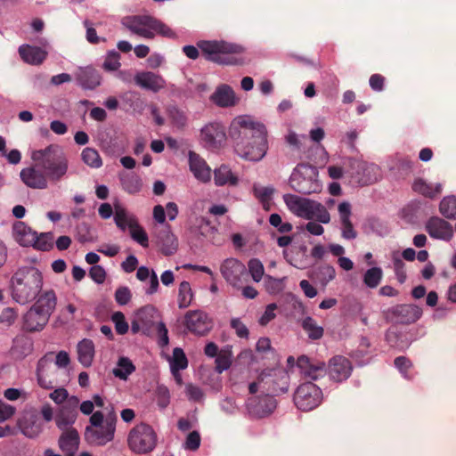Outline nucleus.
I'll return each instance as SVG.
<instances>
[{
    "label": "nucleus",
    "instance_id": "15",
    "mask_svg": "<svg viewBox=\"0 0 456 456\" xmlns=\"http://www.w3.org/2000/svg\"><path fill=\"white\" fill-rule=\"evenodd\" d=\"M200 137L208 149H218L226 140L224 126L218 122H211L200 130Z\"/></svg>",
    "mask_w": 456,
    "mask_h": 456
},
{
    "label": "nucleus",
    "instance_id": "2",
    "mask_svg": "<svg viewBox=\"0 0 456 456\" xmlns=\"http://www.w3.org/2000/svg\"><path fill=\"white\" fill-rule=\"evenodd\" d=\"M33 161H39L50 182L56 183L64 179L69 171V159L58 144H50L45 149L31 153Z\"/></svg>",
    "mask_w": 456,
    "mask_h": 456
},
{
    "label": "nucleus",
    "instance_id": "6",
    "mask_svg": "<svg viewBox=\"0 0 456 456\" xmlns=\"http://www.w3.org/2000/svg\"><path fill=\"white\" fill-rule=\"evenodd\" d=\"M284 202L288 208L297 216L306 219H316L319 223L329 224L330 215L320 202L294 194H285Z\"/></svg>",
    "mask_w": 456,
    "mask_h": 456
},
{
    "label": "nucleus",
    "instance_id": "19",
    "mask_svg": "<svg viewBox=\"0 0 456 456\" xmlns=\"http://www.w3.org/2000/svg\"><path fill=\"white\" fill-rule=\"evenodd\" d=\"M297 366L300 369L305 379L316 380L326 374L325 363L323 362H313L306 355L297 358Z\"/></svg>",
    "mask_w": 456,
    "mask_h": 456
},
{
    "label": "nucleus",
    "instance_id": "17",
    "mask_svg": "<svg viewBox=\"0 0 456 456\" xmlns=\"http://www.w3.org/2000/svg\"><path fill=\"white\" fill-rule=\"evenodd\" d=\"M351 362L342 355H336L329 362L330 378L336 382L346 380L352 372Z\"/></svg>",
    "mask_w": 456,
    "mask_h": 456
},
{
    "label": "nucleus",
    "instance_id": "8",
    "mask_svg": "<svg viewBox=\"0 0 456 456\" xmlns=\"http://www.w3.org/2000/svg\"><path fill=\"white\" fill-rule=\"evenodd\" d=\"M259 382L262 383V393L275 395L284 394L289 388V376L279 369H266L259 374Z\"/></svg>",
    "mask_w": 456,
    "mask_h": 456
},
{
    "label": "nucleus",
    "instance_id": "37",
    "mask_svg": "<svg viewBox=\"0 0 456 456\" xmlns=\"http://www.w3.org/2000/svg\"><path fill=\"white\" fill-rule=\"evenodd\" d=\"M301 327L311 340H319L323 337V328L318 325L317 322L311 316L302 319Z\"/></svg>",
    "mask_w": 456,
    "mask_h": 456
},
{
    "label": "nucleus",
    "instance_id": "4",
    "mask_svg": "<svg viewBox=\"0 0 456 456\" xmlns=\"http://www.w3.org/2000/svg\"><path fill=\"white\" fill-rule=\"evenodd\" d=\"M206 60L224 65H241L244 63V48L225 41H201L198 44Z\"/></svg>",
    "mask_w": 456,
    "mask_h": 456
},
{
    "label": "nucleus",
    "instance_id": "53",
    "mask_svg": "<svg viewBox=\"0 0 456 456\" xmlns=\"http://www.w3.org/2000/svg\"><path fill=\"white\" fill-rule=\"evenodd\" d=\"M124 99L134 111L142 112L143 110L144 102L139 93L128 92L125 94Z\"/></svg>",
    "mask_w": 456,
    "mask_h": 456
},
{
    "label": "nucleus",
    "instance_id": "42",
    "mask_svg": "<svg viewBox=\"0 0 456 456\" xmlns=\"http://www.w3.org/2000/svg\"><path fill=\"white\" fill-rule=\"evenodd\" d=\"M439 211L447 219H456V197H444L439 204Z\"/></svg>",
    "mask_w": 456,
    "mask_h": 456
},
{
    "label": "nucleus",
    "instance_id": "33",
    "mask_svg": "<svg viewBox=\"0 0 456 456\" xmlns=\"http://www.w3.org/2000/svg\"><path fill=\"white\" fill-rule=\"evenodd\" d=\"M94 356V344L91 339L84 338L77 344L78 362L84 367L92 365Z\"/></svg>",
    "mask_w": 456,
    "mask_h": 456
},
{
    "label": "nucleus",
    "instance_id": "55",
    "mask_svg": "<svg viewBox=\"0 0 456 456\" xmlns=\"http://www.w3.org/2000/svg\"><path fill=\"white\" fill-rule=\"evenodd\" d=\"M115 323V329L118 334L124 335L128 331L129 326L126 321L125 315L121 312H116L111 316Z\"/></svg>",
    "mask_w": 456,
    "mask_h": 456
},
{
    "label": "nucleus",
    "instance_id": "29",
    "mask_svg": "<svg viewBox=\"0 0 456 456\" xmlns=\"http://www.w3.org/2000/svg\"><path fill=\"white\" fill-rule=\"evenodd\" d=\"M211 100L219 107L227 108L237 104L238 99L234 91L227 85H222L216 88L211 95Z\"/></svg>",
    "mask_w": 456,
    "mask_h": 456
},
{
    "label": "nucleus",
    "instance_id": "14",
    "mask_svg": "<svg viewBox=\"0 0 456 456\" xmlns=\"http://www.w3.org/2000/svg\"><path fill=\"white\" fill-rule=\"evenodd\" d=\"M184 325L190 332L204 336L212 329L213 323L205 312L191 310L184 315Z\"/></svg>",
    "mask_w": 456,
    "mask_h": 456
},
{
    "label": "nucleus",
    "instance_id": "56",
    "mask_svg": "<svg viewBox=\"0 0 456 456\" xmlns=\"http://www.w3.org/2000/svg\"><path fill=\"white\" fill-rule=\"evenodd\" d=\"M393 265L396 278L400 283H403L406 280L405 264L397 256H393Z\"/></svg>",
    "mask_w": 456,
    "mask_h": 456
},
{
    "label": "nucleus",
    "instance_id": "57",
    "mask_svg": "<svg viewBox=\"0 0 456 456\" xmlns=\"http://www.w3.org/2000/svg\"><path fill=\"white\" fill-rule=\"evenodd\" d=\"M231 327L235 330L236 335L240 338H248L249 335L248 329L239 318L231 320Z\"/></svg>",
    "mask_w": 456,
    "mask_h": 456
},
{
    "label": "nucleus",
    "instance_id": "63",
    "mask_svg": "<svg viewBox=\"0 0 456 456\" xmlns=\"http://www.w3.org/2000/svg\"><path fill=\"white\" fill-rule=\"evenodd\" d=\"M115 299L121 305H126L131 299V292L127 287H120L115 292Z\"/></svg>",
    "mask_w": 456,
    "mask_h": 456
},
{
    "label": "nucleus",
    "instance_id": "50",
    "mask_svg": "<svg viewBox=\"0 0 456 456\" xmlns=\"http://www.w3.org/2000/svg\"><path fill=\"white\" fill-rule=\"evenodd\" d=\"M248 272L254 281L259 282L265 273L262 262L257 258H252L248 263Z\"/></svg>",
    "mask_w": 456,
    "mask_h": 456
},
{
    "label": "nucleus",
    "instance_id": "44",
    "mask_svg": "<svg viewBox=\"0 0 456 456\" xmlns=\"http://www.w3.org/2000/svg\"><path fill=\"white\" fill-rule=\"evenodd\" d=\"M81 159L85 164L93 168H99L102 166V160L99 152L93 148H85L82 151Z\"/></svg>",
    "mask_w": 456,
    "mask_h": 456
},
{
    "label": "nucleus",
    "instance_id": "13",
    "mask_svg": "<svg viewBox=\"0 0 456 456\" xmlns=\"http://www.w3.org/2000/svg\"><path fill=\"white\" fill-rule=\"evenodd\" d=\"M20 177L28 188L44 190L48 187L49 179L43 167L39 165V161H34L33 165L22 168Z\"/></svg>",
    "mask_w": 456,
    "mask_h": 456
},
{
    "label": "nucleus",
    "instance_id": "48",
    "mask_svg": "<svg viewBox=\"0 0 456 456\" xmlns=\"http://www.w3.org/2000/svg\"><path fill=\"white\" fill-rule=\"evenodd\" d=\"M290 185L295 191L302 194H310L315 191V188L312 189L313 183L301 176L292 175Z\"/></svg>",
    "mask_w": 456,
    "mask_h": 456
},
{
    "label": "nucleus",
    "instance_id": "10",
    "mask_svg": "<svg viewBox=\"0 0 456 456\" xmlns=\"http://www.w3.org/2000/svg\"><path fill=\"white\" fill-rule=\"evenodd\" d=\"M387 322L408 325L416 322L422 315V309L415 305H396L383 311Z\"/></svg>",
    "mask_w": 456,
    "mask_h": 456
},
{
    "label": "nucleus",
    "instance_id": "43",
    "mask_svg": "<svg viewBox=\"0 0 456 456\" xmlns=\"http://www.w3.org/2000/svg\"><path fill=\"white\" fill-rule=\"evenodd\" d=\"M53 240L54 236L51 232H41L40 234L37 232V238L35 239V242L31 244V247L37 250L49 251L53 248Z\"/></svg>",
    "mask_w": 456,
    "mask_h": 456
},
{
    "label": "nucleus",
    "instance_id": "32",
    "mask_svg": "<svg viewBox=\"0 0 456 456\" xmlns=\"http://www.w3.org/2000/svg\"><path fill=\"white\" fill-rule=\"evenodd\" d=\"M57 304V297L53 289L45 290L39 295L37 302L32 305L33 308L38 309L45 314L48 317L51 316L55 309Z\"/></svg>",
    "mask_w": 456,
    "mask_h": 456
},
{
    "label": "nucleus",
    "instance_id": "52",
    "mask_svg": "<svg viewBox=\"0 0 456 456\" xmlns=\"http://www.w3.org/2000/svg\"><path fill=\"white\" fill-rule=\"evenodd\" d=\"M120 54L117 51H110L103 62V69L108 71H115L120 67Z\"/></svg>",
    "mask_w": 456,
    "mask_h": 456
},
{
    "label": "nucleus",
    "instance_id": "58",
    "mask_svg": "<svg viewBox=\"0 0 456 456\" xmlns=\"http://www.w3.org/2000/svg\"><path fill=\"white\" fill-rule=\"evenodd\" d=\"M253 192L256 198L259 200V201H266V200H272L274 189L273 187H261L254 185Z\"/></svg>",
    "mask_w": 456,
    "mask_h": 456
},
{
    "label": "nucleus",
    "instance_id": "34",
    "mask_svg": "<svg viewBox=\"0 0 456 456\" xmlns=\"http://www.w3.org/2000/svg\"><path fill=\"white\" fill-rule=\"evenodd\" d=\"M114 221L118 228L126 231L128 227L135 226L137 219L134 216L129 215L127 210L120 204L114 205Z\"/></svg>",
    "mask_w": 456,
    "mask_h": 456
},
{
    "label": "nucleus",
    "instance_id": "61",
    "mask_svg": "<svg viewBox=\"0 0 456 456\" xmlns=\"http://www.w3.org/2000/svg\"><path fill=\"white\" fill-rule=\"evenodd\" d=\"M200 445V436L198 431L191 432L185 440L184 448L190 451H196Z\"/></svg>",
    "mask_w": 456,
    "mask_h": 456
},
{
    "label": "nucleus",
    "instance_id": "27",
    "mask_svg": "<svg viewBox=\"0 0 456 456\" xmlns=\"http://www.w3.org/2000/svg\"><path fill=\"white\" fill-rule=\"evenodd\" d=\"M12 234L14 240L22 247H30L37 238V232L21 221L13 224Z\"/></svg>",
    "mask_w": 456,
    "mask_h": 456
},
{
    "label": "nucleus",
    "instance_id": "18",
    "mask_svg": "<svg viewBox=\"0 0 456 456\" xmlns=\"http://www.w3.org/2000/svg\"><path fill=\"white\" fill-rule=\"evenodd\" d=\"M79 400L76 396L69 398L64 405L61 408L59 413L55 417L56 426L60 429L70 428L77 417V404Z\"/></svg>",
    "mask_w": 456,
    "mask_h": 456
},
{
    "label": "nucleus",
    "instance_id": "16",
    "mask_svg": "<svg viewBox=\"0 0 456 456\" xmlns=\"http://www.w3.org/2000/svg\"><path fill=\"white\" fill-rule=\"evenodd\" d=\"M425 230L432 239L450 241L453 237L452 225L438 216H431L425 224Z\"/></svg>",
    "mask_w": 456,
    "mask_h": 456
},
{
    "label": "nucleus",
    "instance_id": "64",
    "mask_svg": "<svg viewBox=\"0 0 456 456\" xmlns=\"http://www.w3.org/2000/svg\"><path fill=\"white\" fill-rule=\"evenodd\" d=\"M89 276L96 283H102L105 281L106 272L101 265H93L89 271Z\"/></svg>",
    "mask_w": 456,
    "mask_h": 456
},
{
    "label": "nucleus",
    "instance_id": "5",
    "mask_svg": "<svg viewBox=\"0 0 456 456\" xmlns=\"http://www.w3.org/2000/svg\"><path fill=\"white\" fill-rule=\"evenodd\" d=\"M122 24L132 33L146 39H153L156 34L175 37V33L167 25L151 15L127 16L123 18Z\"/></svg>",
    "mask_w": 456,
    "mask_h": 456
},
{
    "label": "nucleus",
    "instance_id": "25",
    "mask_svg": "<svg viewBox=\"0 0 456 456\" xmlns=\"http://www.w3.org/2000/svg\"><path fill=\"white\" fill-rule=\"evenodd\" d=\"M76 79L82 88L93 90L100 86L102 77L95 69L88 66L76 72Z\"/></svg>",
    "mask_w": 456,
    "mask_h": 456
},
{
    "label": "nucleus",
    "instance_id": "41",
    "mask_svg": "<svg viewBox=\"0 0 456 456\" xmlns=\"http://www.w3.org/2000/svg\"><path fill=\"white\" fill-rule=\"evenodd\" d=\"M188 366V360L183 352L180 347H175L173 350V357L170 362V368L173 374L179 372L182 370L186 369Z\"/></svg>",
    "mask_w": 456,
    "mask_h": 456
},
{
    "label": "nucleus",
    "instance_id": "62",
    "mask_svg": "<svg viewBox=\"0 0 456 456\" xmlns=\"http://www.w3.org/2000/svg\"><path fill=\"white\" fill-rule=\"evenodd\" d=\"M16 412V408L0 400V423L11 419Z\"/></svg>",
    "mask_w": 456,
    "mask_h": 456
},
{
    "label": "nucleus",
    "instance_id": "31",
    "mask_svg": "<svg viewBox=\"0 0 456 456\" xmlns=\"http://www.w3.org/2000/svg\"><path fill=\"white\" fill-rule=\"evenodd\" d=\"M18 426L21 433L29 438L37 436L41 430V425L37 422V416L35 413L24 415L18 420Z\"/></svg>",
    "mask_w": 456,
    "mask_h": 456
},
{
    "label": "nucleus",
    "instance_id": "30",
    "mask_svg": "<svg viewBox=\"0 0 456 456\" xmlns=\"http://www.w3.org/2000/svg\"><path fill=\"white\" fill-rule=\"evenodd\" d=\"M20 58L27 63L32 65L41 64L46 58V52L38 46L23 45L19 47Z\"/></svg>",
    "mask_w": 456,
    "mask_h": 456
},
{
    "label": "nucleus",
    "instance_id": "49",
    "mask_svg": "<svg viewBox=\"0 0 456 456\" xmlns=\"http://www.w3.org/2000/svg\"><path fill=\"white\" fill-rule=\"evenodd\" d=\"M156 314V308L151 305L140 308L136 314V318L142 322V326L150 327L153 322Z\"/></svg>",
    "mask_w": 456,
    "mask_h": 456
},
{
    "label": "nucleus",
    "instance_id": "39",
    "mask_svg": "<svg viewBox=\"0 0 456 456\" xmlns=\"http://www.w3.org/2000/svg\"><path fill=\"white\" fill-rule=\"evenodd\" d=\"M135 370V366L127 357H120L118 361V368L113 370L115 377L126 380L128 376Z\"/></svg>",
    "mask_w": 456,
    "mask_h": 456
},
{
    "label": "nucleus",
    "instance_id": "26",
    "mask_svg": "<svg viewBox=\"0 0 456 456\" xmlns=\"http://www.w3.org/2000/svg\"><path fill=\"white\" fill-rule=\"evenodd\" d=\"M63 432L59 438L60 449L66 456H74L79 445V435L74 428L62 429Z\"/></svg>",
    "mask_w": 456,
    "mask_h": 456
},
{
    "label": "nucleus",
    "instance_id": "54",
    "mask_svg": "<svg viewBox=\"0 0 456 456\" xmlns=\"http://www.w3.org/2000/svg\"><path fill=\"white\" fill-rule=\"evenodd\" d=\"M156 401L159 408L165 409L170 403V393L167 387L160 385L156 389Z\"/></svg>",
    "mask_w": 456,
    "mask_h": 456
},
{
    "label": "nucleus",
    "instance_id": "47",
    "mask_svg": "<svg viewBox=\"0 0 456 456\" xmlns=\"http://www.w3.org/2000/svg\"><path fill=\"white\" fill-rule=\"evenodd\" d=\"M192 300V292L191 285L188 281H182L178 290V306L179 308H186L191 305Z\"/></svg>",
    "mask_w": 456,
    "mask_h": 456
},
{
    "label": "nucleus",
    "instance_id": "7",
    "mask_svg": "<svg viewBox=\"0 0 456 456\" xmlns=\"http://www.w3.org/2000/svg\"><path fill=\"white\" fill-rule=\"evenodd\" d=\"M127 442L134 452L144 454L156 447L157 435L150 425L141 423L131 429Z\"/></svg>",
    "mask_w": 456,
    "mask_h": 456
},
{
    "label": "nucleus",
    "instance_id": "51",
    "mask_svg": "<svg viewBox=\"0 0 456 456\" xmlns=\"http://www.w3.org/2000/svg\"><path fill=\"white\" fill-rule=\"evenodd\" d=\"M129 229L132 239L143 248H147L149 245L148 235L143 228L139 225L138 221L135 223V226L130 227Z\"/></svg>",
    "mask_w": 456,
    "mask_h": 456
},
{
    "label": "nucleus",
    "instance_id": "1",
    "mask_svg": "<svg viewBox=\"0 0 456 456\" xmlns=\"http://www.w3.org/2000/svg\"><path fill=\"white\" fill-rule=\"evenodd\" d=\"M230 136L236 153L249 161H259L268 150L267 130L264 124L251 116L235 118L230 126Z\"/></svg>",
    "mask_w": 456,
    "mask_h": 456
},
{
    "label": "nucleus",
    "instance_id": "24",
    "mask_svg": "<svg viewBox=\"0 0 456 456\" xmlns=\"http://www.w3.org/2000/svg\"><path fill=\"white\" fill-rule=\"evenodd\" d=\"M49 318L45 314L31 306L23 317V329L29 332L39 331L46 325Z\"/></svg>",
    "mask_w": 456,
    "mask_h": 456
},
{
    "label": "nucleus",
    "instance_id": "20",
    "mask_svg": "<svg viewBox=\"0 0 456 456\" xmlns=\"http://www.w3.org/2000/svg\"><path fill=\"white\" fill-rule=\"evenodd\" d=\"M134 83L142 89L159 93L167 86L164 77L151 71H142L134 76Z\"/></svg>",
    "mask_w": 456,
    "mask_h": 456
},
{
    "label": "nucleus",
    "instance_id": "36",
    "mask_svg": "<svg viewBox=\"0 0 456 456\" xmlns=\"http://www.w3.org/2000/svg\"><path fill=\"white\" fill-rule=\"evenodd\" d=\"M215 183L217 186L229 184L235 186L238 183V177L232 172L228 166L222 165L214 172Z\"/></svg>",
    "mask_w": 456,
    "mask_h": 456
},
{
    "label": "nucleus",
    "instance_id": "21",
    "mask_svg": "<svg viewBox=\"0 0 456 456\" xmlns=\"http://www.w3.org/2000/svg\"><path fill=\"white\" fill-rule=\"evenodd\" d=\"M352 167L357 169L358 181L362 185L374 183L380 177V168L374 163L354 160Z\"/></svg>",
    "mask_w": 456,
    "mask_h": 456
},
{
    "label": "nucleus",
    "instance_id": "40",
    "mask_svg": "<svg viewBox=\"0 0 456 456\" xmlns=\"http://www.w3.org/2000/svg\"><path fill=\"white\" fill-rule=\"evenodd\" d=\"M121 185L123 190L129 194H135L141 191L142 183L138 175L129 174L121 177Z\"/></svg>",
    "mask_w": 456,
    "mask_h": 456
},
{
    "label": "nucleus",
    "instance_id": "59",
    "mask_svg": "<svg viewBox=\"0 0 456 456\" xmlns=\"http://www.w3.org/2000/svg\"><path fill=\"white\" fill-rule=\"evenodd\" d=\"M265 285L269 293H278L282 289V280L266 275L265 277Z\"/></svg>",
    "mask_w": 456,
    "mask_h": 456
},
{
    "label": "nucleus",
    "instance_id": "60",
    "mask_svg": "<svg viewBox=\"0 0 456 456\" xmlns=\"http://www.w3.org/2000/svg\"><path fill=\"white\" fill-rule=\"evenodd\" d=\"M186 395L189 398V400L194 401V402H200L203 399L204 393L202 389L195 386L193 384H187L185 387Z\"/></svg>",
    "mask_w": 456,
    "mask_h": 456
},
{
    "label": "nucleus",
    "instance_id": "45",
    "mask_svg": "<svg viewBox=\"0 0 456 456\" xmlns=\"http://www.w3.org/2000/svg\"><path fill=\"white\" fill-rule=\"evenodd\" d=\"M382 277L383 272L380 267H371L365 272L363 283L370 289H375L380 283Z\"/></svg>",
    "mask_w": 456,
    "mask_h": 456
},
{
    "label": "nucleus",
    "instance_id": "46",
    "mask_svg": "<svg viewBox=\"0 0 456 456\" xmlns=\"http://www.w3.org/2000/svg\"><path fill=\"white\" fill-rule=\"evenodd\" d=\"M167 114L175 126L179 129L186 126L188 118L183 110L176 106H169L167 109Z\"/></svg>",
    "mask_w": 456,
    "mask_h": 456
},
{
    "label": "nucleus",
    "instance_id": "23",
    "mask_svg": "<svg viewBox=\"0 0 456 456\" xmlns=\"http://www.w3.org/2000/svg\"><path fill=\"white\" fill-rule=\"evenodd\" d=\"M189 166L190 170L198 180L203 183H207L210 180V167L198 153L192 151H189Z\"/></svg>",
    "mask_w": 456,
    "mask_h": 456
},
{
    "label": "nucleus",
    "instance_id": "9",
    "mask_svg": "<svg viewBox=\"0 0 456 456\" xmlns=\"http://www.w3.org/2000/svg\"><path fill=\"white\" fill-rule=\"evenodd\" d=\"M322 401V392L321 388L311 381L301 384L294 395L296 406L303 411L315 409Z\"/></svg>",
    "mask_w": 456,
    "mask_h": 456
},
{
    "label": "nucleus",
    "instance_id": "28",
    "mask_svg": "<svg viewBox=\"0 0 456 456\" xmlns=\"http://www.w3.org/2000/svg\"><path fill=\"white\" fill-rule=\"evenodd\" d=\"M157 245L165 256L174 255L178 248V241L169 227L162 229L157 235Z\"/></svg>",
    "mask_w": 456,
    "mask_h": 456
},
{
    "label": "nucleus",
    "instance_id": "11",
    "mask_svg": "<svg viewBox=\"0 0 456 456\" xmlns=\"http://www.w3.org/2000/svg\"><path fill=\"white\" fill-rule=\"evenodd\" d=\"M220 272L224 279L234 288L240 289L248 281L247 268L236 258L225 259L220 266Z\"/></svg>",
    "mask_w": 456,
    "mask_h": 456
},
{
    "label": "nucleus",
    "instance_id": "22",
    "mask_svg": "<svg viewBox=\"0 0 456 456\" xmlns=\"http://www.w3.org/2000/svg\"><path fill=\"white\" fill-rule=\"evenodd\" d=\"M115 430L105 424L99 428L86 427L85 438L90 444L102 446L114 438Z\"/></svg>",
    "mask_w": 456,
    "mask_h": 456
},
{
    "label": "nucleus",
    "instance_id": "12",
    "mask_svg": "<svg viewBox=\"0 0 456 456\" xmlns=\"http://www.w3.org/2000/svg\"><path fill=\"white\" fill-rule=\"evenodd\" d=\"M277 401L269 394L250 396L246 401L248 414L256 419L269 416L276 408Z\"/></svg>",
    "mask_w": 456,
    "mask_h": 456
},
{
    "label": "nucleus",
    "instance_id": "38",
    "mask_svg": "<svg viewBox=\"0 0 456 456\" xmlns=\"http://www.w3.org/2000/svg\"><path fill=\"white\" fill-rule=\"evenodd\" d=\"M53 360V354L50 353L45 354L43 358H41L37 362V383L38 385L45 389H51L53 387V382L51 380H47L46 378L44 377V370L48 362H52Z\"/></svg>",
    "mask_w": 456,
    "mask_h": 456
},
{
    "label": "nucleus",
    "instance_id": "3",
    "mask_svg": "<svg viewBox=\"0 0 456 456\" xmlns=\"http://www.w3.org/2000/svg\"><path fill=\"white\" fill-rule=\"evenodd\" d=\"M42 286V273L37 269H19L12 278V297L17 303L25 305L39 295Z\"/></svg>",
    "mask_w": 456,
    "mask_h": 456
},
{
    "label": "nucleus",
    "instance_id": "35",
    "mask_svg": "<svg viewBox=\"0 0 456 456\" xmlns=\"http://www.w3.org/2000/svg\"><path fill=\"white\" fill-rule=\"evenodd\" d=\"M412 190L427 198L434 199L442 192V184L428 183L425 180L419 178L414 181Z\"/></svg>",
    "mask_w": 456,
    "mask_h": 456
}]
</instances>
